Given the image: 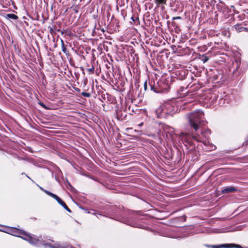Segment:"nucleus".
<instances>
[{"label": "nucleus", "mask_w": 248, "mask_h": 248, "mask_svg": "<svg viewBox=\"0 0 248 248\" xmlns=\"http://www.w3.org/2000/svg\"><path fill=\"white\" fill-rule=\"evenodd\" d=\"M190 126L193 128L190 135L198 142H204L208 139L210 131L206 127L207 122L204 120L203 112L200 110L191 112L187 115Z\"/></svg>", "instance_id": "obj_1"}, {"label": "nucleus", "mask_w": 248, "mask_h": 248, "mask_svg": "<svg viewBox=\"0 0 248 248\" xmlns=\"http://www.w3.org/2000/svg\"><path fill=\"white\" fill-rule=\"evenodd\" d=\"M174 106L171 102H167L161 105L155 110L158 118H166L172 115Z\"/></svg>", "instance_id": "obj_2"}, {"label": "nucleus", "mask_w": 248, "mask_h": 248, "mask_svg": "<svg viewBox=\"0 0 248 248\" xmlns=\"http://www.w3.org/2000/svg\"><path fill=\"white\" fill-rule=\"evenodd\" d=\"M15 229L16 230L13 231V233L12 234L13 235L20 237L32 245H36L39 246L40 244L41 243V242L39 239L32 237L31 236L27 234L23 231L18 230L16 228H15Z\"/></svg>", "instance_id": "obj_3"}, {"label": "nucleus", "mask_w": 248, "mask_h": 248, "mask_svg": "<svg viewBox=\"0 0 248 248\" xmlns=\"http://www.w3.org/2000/svg\"><path fill=\"white\" fill-rule=\"evenodd\" d=\"M208 247H212L213 248H242V246L237 244H223L219 246H215V245H211V246H207Z\"/></svg>", "instance_id": "obj_4"}, {"label": "nucleus", "mask_w": 248, "mask_h": 248, "mask_svg": "<svg viewBox=\"0 0 248 248\" xmlns=\"http://www.w3.org/2000/svg\"><path fill=\"white\" fill-rule=\"evenodd\" d=\"M236 191V189L234 187H230L226 188L222 190L223 193H230Z\"/></svg>", "instance_id": "obj_5"}, {"label": "nucleus", "mask_w": 248, "mask_h": 248, "mask_svg": "<svg viewBox=\"0 0 248 248\" xmlns=\"http://www.w3.org/2000/svg\"><path fill=\"white\" fill-rule=\"evenodd\" d=\"M234 27L235 30L238 32L243 31H244V29H246V28L242 27L240 24H236Z\"/></svg>", "instance_id": "obj_6"}, {"label": "nucleus", "mask_w": 248, "mask_h": 248, "mask_svg": "<svg viewBox=\"0 0 248 248\" xmlns=\"http://www.w3.org/2000/svg\"><path fill=\"white\" fill-rule=\"evenodd\" d=\"M167 0H154V2L157 6L160 5H166Z\"/></svg>", "instance_id": "obj_7"}, {"label": "nucleus", "mask_w": 248, "mask_h": 248, "mask_svg": "<svg viewBox=\"0 0 248 248\" xmlns=\"http://www.w3.org/2000/svg\"><path fill=\"white\" fill-rule=\"evenodd\" d=\"M180 136L181 137L182 140H186L189 137L190 135L188 133L182 132L180 133Z\"/></svg>", "instance_id": "obj_8"}, {"label": "nucleus", "mask_w": 248, "mask_h": 248, "mask_svg": "<svg viewBox=\"0 0 248 248\" xmlns=\"http://www.w3.org/2000/svg\"><path fill=\"white\" fill-rule=\"evenodd\" d=\"M6 17L7 18H11V19H13L14 20H16V19H18L17 16H16L15 14H9L6 15Z\"/></svg>", "instance_id": "obj_9"}, {"label": "nucleus", "mask_w": 248, "mask_h": 248, "mask_svg": "<svg viewBox=\"0 0 248 248\" xmlns=\"http://www.w3.org/2000/svg\"><path fill=\"white\" fill-rule=\"evenodd\" d=\"M45 191V192L48 195L52 197V198H53L54 199H56V197L58 196L57 195H56V194H53L52 193H51V192L50 191H48L47 190H44Z\"/></svg>", "instance_id": "obj_10"}, {"label": "nucleus", "mask_w": 248, "mask_h": 248, "mask_svg": "<svg viewBox=\"0 0 248 248\" xmlns=\"http://www.w3.org/2000/svg\"><path fill=\"white\" fill-rule=\"evenodd\" d=\"M55 200H56L60 204H61L62 206V205H64V204H65V203H64V202H63V201H62V200L60 197H59L58 196H57V197H56V198L55 199Z\"/></svg>", "instance_id": "obj_11"}, {"label": "nucleus", "mask_w": 248, "mask_h": 248, "mask_svg": "<svg viewBox=\"0 0 248 248\" xmlns=\"http://www.w3.org/2000/svg\"><path fill=\"white\" fill-rule=\"evenodd\" d=\"M209 60V58L208 57H207L206 56H205V55H203L202 56V61L205 63L206 62H207Z\"/></svg>", "instance_id": "obj_12"}, {"label": "nucleus", "mask_w": 248, "mask_h": 248, "mask_svg": "<svg viewBox=\"0 0 248 248\" xmlns=\"http://www.w3.org/2000/svg\"><path fill=\"white\" fill-rule=\"evenodd\" d=\"M81 95L84 97H89L91 96V94L89 93L82 92L81 93Z\"/></svg>", "instance_id": "obj_13"}, {"label": "nucleus", "mask_w": 248, "mask_h": 248, "mask_svg": "<svg viewBox=\"0 0 248 248\" xmlns=\"http://www.w3.org/2000/svg\"><path fill=\"white\" fill-rule=\"evenodd\" d=\"M62 207L66 210H67L68 212H71V211L70 210V209L68 207V206L66 205V204H64V205H62Z\"/></svg>", "instance_id": "obj_14"}, {"label": "nucleus", "mask_w": 248, "mask_h": 248, "mask_svg": "<svg viewBox=\"0 0 248 248\" xmlns=\"http://www.w3.org/2000/svg\"><path fill=\"white\" fill-rule=\"evenodd\" d=\"M87 71L92 74L93 73L94 71V67L92 66L91 68L88 69Z\"/></svg>", "instance_id": "obj_15"}, {"label": "nucleus", "mask_w": 248, "mask_h": 248, "mask_svg": "<svg viewBox=\"0 0 248 248\" xmlns=\"http://www.w3.org/2000/svg\"><path fill=\"white\" fill-rule=\"evenodd\" d=\"M151 89L152 90L154 91L156 93H159L160 91H159L158 90L156 89V88H155L154 86L151 85Z\"/></svg>", "instance_id": "obj_16"}, {"label": "nucleus", "mask_w": 248, "mask_h": 248, "mask_svg": "<svg viewBox=\"0 0 248 248\" xmlns=\"http://www.w3.org/2000/svg\"><path fill=\"white\" fill-rule=\"evenodd\" d=\"M62 51H63V52L64 53H66L67 49H66V46L65 45L62 46Z\"/></svg>", "instance_id": "obj_17"}, {"label": "nucleus", "mask_w": 248, "mask_h": 248, "mask_svg": "<svg viewBox=\"0 0 248 248\" xmlns=\"http://www.w3.org/2000/svg\"><path fill=\"white\" fill-rule=\"evenodd\" d=\"M39 104L41 106H42V107H43L44 108H45V109H48L47 107H46V106L44 103H42V102H40V103H39Z\"/></svg>", "instance_id": "obj_18"}, {"label": "nucleus", "mask_w": 248, "mask_h": 248, "mask_svg": "<svg viewBox=\"0 0 248 248\" xmlns=\"http://www.w3.org/2000/svg\"><path fill=\"white\" fill-rule=\"evenodd\" d=\"M235 63L236 64V69H237L239 66L240 62L239 61H235Z\"/></svg>", "instance_id": "obj_19"}, {"label": "nucleus", "mask_w": 248, "mask_h": 248, "mask_svg": "<svg viewBox=\"0 0 248 248\" xmlns=\"http://www.w3.org/2000/svg\"><path fill=\"white\" fill-rule=\"evenodd\" d=\"M181 17H180V16H177V17H173V19L174 20H176V19H181Z\"/></svg>", "instance_id": "obj_20"}, {"label": "nucleus", "mask_w": 248, "mask_h": 248, "mask_svg": "<svg viewBox=\"0 0 248 248\" xmlns=\"http://www.w3.org/2000/svg\"><path fill=\"white\" fill-rule=\"evenodd\" d=\"M144 89L146 90L147 89V82H145L144 85Z\"/></svg>", "instance_id": "obj_21"}, {"label": "nucleus", "mask_w": 248, "mask_h": 248, "mask_svg": "<svg viewBox=\"0 0 248 248\" xmlns=\"http://www.w3.org/2000/svg\"><path fill=\"white\" fill-rule=\"evenodd\" d=\"M61 46L64 45V42H63V41L62 39H61Z\"/></svg>", "instance_id": "obj_22"}, {"label": "nucleus", "mask_w": 248, "mask_h": 248, "mask_svg": "<svg viewBox=\"0 0 248 248\" xmlns=\"http://www.w3.org/2000/svg\"><path fill=\"white\" fill-rule=\"evenodd\" d=\"M192 102H193V100H190V101H188V102H185V103H184V104L185 105V104H187V103H192Z\"/></svg>", "instance_id": "obj_23"}, {"label": "nucleus", "mask_w": 248, "mask_h": 248, "mask_svg": "<svg viewBox=\"0 0 248 248\" xmlns=\"http://www.w3.org/2000/svg\"><path fill=\"white\" fill-rule=\"evenodd\" d=\"M94 215H99V213H96V212H94V213H92Z\"/></svg>", "instance_id": "obj_24"}, {"label": "nucleus", "mask_w": 248, "mask_h": 248, "mask_svg": "<svg viewBox=\"0 0 248 248\" xmlns=\"http://www.w3.org/2000/svg\"><path fill=\"white\" fill-rule=\"evenodd\" d=\"M143 123H140V124H139V125L140 126H141L143 125Z\"/></svg>", "instance_id": "obj_25"}, {"label": "nucleus", "mask_w": 248, "mask_h": 248, "mask_svg": "<svg viewBox=\"0 0 248 248\" xmlns=\"http://www.w3.org/2000/svg\"><path fill=\"white\" fill-rule=\"evenodd\" d=\"M244 31H248V29L246 28V29H244Z\"/></svg>", "instance_id": "obj_26"}, {"label": "nucleus", "mask_w": 248, "mask_h": 248, "mask_svg": "<svg viewBox=\"0 0 248 248\" xmlns=\"http://www.w3.org/2000/svg\"><path fill=\"white\" fill-rule=\"evenodd\" d=\"M26 176H27L28 178H29V179H31V178H30V177H29L28 175H26Z\"/></svg>", "instance_id": "obj_27"}, {"label": "nucleus", "mask_w": 248, "mask_h": 248, "mask_svg": "<svg viewBox=\"0 0 248 248\" xmlns=\"http://www.w3.org/2000/svg\"><path fill=\"white\" fill-rule=\"evenodd\" d=\"M68 185L71 186L72 187V186H71V185L70 184V183H68Z\"/></svg>", "instance_id": "obj_28"}, {"label": "nucleus", "mask_w": 248, "mask_h": 248, "mask_svg": "<svg viewBox=\"0 0 248 248\" xmlns=\"http://www.w3.org/2000/svg\"><path fill=\"white\" fill-rule=\"evenodd\" d=\"M22 175H24V174H25V173H22Z\"/></svg>", "instance_id": "obj_29"}]
</instances>
